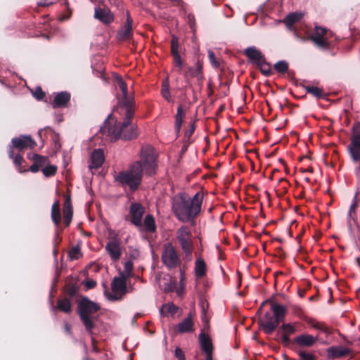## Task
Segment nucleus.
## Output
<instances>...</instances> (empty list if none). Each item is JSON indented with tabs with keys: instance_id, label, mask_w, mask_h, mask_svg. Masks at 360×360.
Instances as JSON below:
<instances>
[{
	"instance_id": "18",
	"label": "nucleus",
	"mask_w": 360,
	"mask_h": 360,
	"mask_svg": "<svg viewBox=\"0 0 360 360\" xmlns=\"http://www.w3.org/2000/svg\"><path fill=\"white\" fill-rule=\"evenodd\" d=\"M127 276L124 273L120 274V277H115L111 283L112 290L117 293L120 292L122 295H125L127 290Z\"/></svg>"
},
{
	"instance_id": "31",
	"label": "nucleus",
	"mask_w": 360,
	"mask_h": 360,
	"mask_svg": "<svg viewBox=\"0 0 360 360\" xmlns=\"http://www.w3.org/2000/svg\"><path fill=\"white\" fill-rule=\"evenodd\" d=\"M304 88L307 94L312 95L316 98H323L326 96L321 88L314 86H304Z\"/></svg>"
},
{
	"instance_id": "52",
	"label": "nucleus",
	"mask_w": 360,
	"mask_h": 360,
	"mask_svg": "<svg viewBox=\"0 0 360 360\" xmlns=\"http://www.w3.org/2000/svg\"><path fill=\"white\" fill-rule=\"evenodd\" d=\"M91 340L92 351L96 353H99L101 352V349L97 346V340L94 337H91Z\"/></svg>"
},
{
	"instance_id": "1",
	"label": "nucleus",
	"mask_w": 360,
	"mask_h": 360,
	"mask_svg": "<svg viewBox=\"0 0 360 360\" xmlns=\"http://www.w3.org/2000/svg\"><path fill=\"white\" fill-rule=\"evenodd\" d=\"M117 86L122 91V96L118 98L117 110H120V114L123 115L124 120L122 122L111 125L108 121V119L111 117L110 115L100 131L103 134L110 136L114 141L117 139L134 140L139 135L137 126L131 123L136 110L134 98L133 96L129 95L127 84L121 77L117 79Z\"/></svg>"
},
{
	"instance_id": "50",
	"label": "nucleus",
	"mask_w": 360,
	"mask_h": 360,
	"mask_svg": "<svg viewBox=\"0 0 360 360\" xmlns=\"http://www.w3.org/2000/svg\"><path fill=\"white\" fill-rule=\"evenodd\" d=\"M175 356L178 359V360L180 359H185V355L182 349L179 347H176L175 349L174 352Z\"/></svg>"
},
{
	"instance_id": "25",
	"label": "nucleus",
	"mask_w": 360,
	"mask_h": 360,
	"mask_svg": "<svg viewBox=\"0 0 360 360\" xmlns=\"http://www.w3.org/2000/svg\"><path fill=\"white\" fill-rule=\"evenodd\" d=\"M245 55L255 65L265 58L262 52L257 50L255 47H248L245 50Z\"/></svg>"
},
{
	"instance_id": "32",
	"label": "nucleus",
	"mask_w": 360,
	"mask_h": 360,
	"mask_svg": "<svg viewBox=\"0 0 360 360\" xmlns=\"http://www.w3.org/2000/svg\"><path fill=\"white\" fill-rule=\"evenodd\" d=\"M143 227L146 231L153 233L156 231L155 219L152 214H147L143 220Z\"/></svg>"
},
{
	"instance_id": "10",
	"label": "nucleus",
	"mask_w": 360,
	"mask_h": 360,
	"mask_svg": "<svg viewBox=\"0 0 360 360\" xmlns=\"http://www.w3.org/2000/svg\"><path fill=\"white\" fill-rule=\"evenodd\" d=\"M145 213L144 207L139 202H133L130 205L129 214L126 220L129 221L136 227L142 226V219Z\"/></svg>"
},
{
	"instance_id": "42",
	"label": "nucleus",
	"mask_w": 360,
	"mask_h": 360,
	"mask_svg": "<svg viewBox=\"0 0 360 360\" xmlns=\"http://www.w3.org/2000/svg\"><path fill=\"white\" fill-rule=\"evenodd\" d=\"M300 360H316V356L313 354L308 353L304 350H300L297 352Z\"/></svg>"
},
{
	"instance_id": "8",
	"label": "nucleus",
	"mask_w": 360,
	"mask_h": 360,
	"mask_svg": "<svg viewBox=\"0 0 360 360\" xmlns=\"http://www.w3.org/2000/svg\"><path fill=\"white\" fill-rule=\"evenodd\" d=\"M331 36L332 32L327 29L316 26L311 36V39L317 47L326 50L330 48L329 38Z\"/></svg>"
},
{
	"instance_id": "60",
	"label": "nucleus",
	"mask_w": 360,
	"mask_h": 360,
	"mask_svg": "<svg viewBox=\"0 0 360 360\" xmlns=\"http://www.w3.org/2000/svg\"><path fill=\"white\" fill-rule=\"evenodd\" d=\"M208 91H209V92H208V97H211L212 96L214 91H213L212 89L211 88V84L210 83H209V84H208Z\"/></svg>"
},
{
	"instance_id": "48",
	"label": "nucleus",
	"mask_w": 360,
	"mask_h": 360,
	"mask_svg": "<svg viewBox=\"0 0 360 360\" xmlns=\"http://www.w3.org/2000/svg\"><path fill=\"white\" fill-rule=\"evenodd\" d=\"M358 193H356L354 197L353 202L352 205H350L349 210V216L350 217H352V214H355L356 209L357 207V202H356V197Z\"/></svg>"
},
{
	"instance_id": "53",
	"label": "nucleus",
	"mask_w": 360,
	"mask_h": 360,
	"mask_svg": "<svg viewBox=\"0 0 360 360\" xmlns=\"http://www.w3.org/2000/svg\"><path fill=\"white\" fill-rule=\"evenodd\" d=\"M281 343L284 347L289 346L290 343L292 342V340H290V337H288L287 335H281Z\"/></svg>"
},
{
	"instance_id": "45",
	"label": "nucleus",
	"mask_w": 360,
	"mask_h": 360,
	"mask_svg": "<svg viewBox=\"0 0 360 360\" xmlns=\"http://www.w3.org/2000/svg\"><path fill=\"white\" fill-rule=\"evenodd\" d=\"M33 96L34 97L37 99L38 101H40V100H42L46 94L43 91L42 89L39 86V87H37L33 93Z\"/></svg>"
},
{
	"instance_id": "16",
	"label": "nucleus",
	"mask_w": 360,
	"mask_h": 360,
	"mask_svg": "<svg viewBox=\"0 0 360 360\" xmlns=\"http://www.w3.org/2000/svg\"><path fill=\"white\" fill-rule=\"evenodd\" d=\"M179 39L178 38L172 35V39H171V53L173 57V61L174 65L178 68L179 71H181L183 66H184V62L181 59V57L179 53Z\"/></svg>"
},
{
	"instance_id": "17",
	"label": "nucleus",
	"mask_w": 360,
	"mask_h": 360,
	"mask_svg": "<svg viewBox=\"0 0 360 360\" xmlns=\"http://www.w3.org/2000/svg\"><path fill=\"white\" fill-rule=\"evenodd\" d=\"M28 158L34 162L29 169V171L33 173L39 172L40 168L45 167L49 162L48 157L43 156L39 154L34 153L32 154V155L29 154Z\"/></svg>"
},
{
	"instance_id": "21",
	"label": "nucleus",
	"mask_w": 360,
	"mask_h": 360,
	"mask_svg": "<svg viewBox=\"0 0 360 360\" xmlns=\"http://www.w3.org/2000/svg\"><path fill=\"white\" fill-rule=\"evenodd\" d=\"M71 95L67 91L58 93L52 102L53 108H66L70 101Z\"/></svg>"
},
{
	"instance_id": "41",
	"label": "nucleus",
	"mask_w": 360,
	"mask_h": 360,
	"mask_svg": "<svg viewBox=\"0 0 360 360\" xmlns=\"http://www.w3.org/2000/svg\"><path fill=\"white\" fill-rule=\"evenodd\" d=\"M41 171L45 176H53L57 172V167L55 165H46L44 168H42Z\"/></svg>"
},
{
	"instance_id": "11",
	"label": "nucleus",
	"mask_w": 360,
	"mask_h": 360,
	"mask_svg": "<svg viewBox=\"0 0 360 360\" xmlns=\"http://www.w3.org/2000/svg\"><path fill=\"white\" fill-rule=\"evenodd\" d=\"M121 245V239L118 238L117 234L110 236L109 241L105 245V251L114 262L118 261L121 257L122 253Z\"/></svg>"
},
{
	"instance_id": "12",
	"label": "nucleus",
	"mask_w": 360,
	"mask_h": 360,
	"mask_svg": "<svg viewBox=\"0 0 360 360\" xmlns=\"http://www.w3.org/2000/svg\"><path fill=\"white\" fill-rule=\"evenodd\" d=\"M185 77L191 76L195 77L200 86H202L203 81L205 79L203 74V62L200 59H198L193 67H188L187 70L185 72Z\"/></svg>"
},
{
	"instance_id": "3",
	"label": "nucleus",
	"mask_w": 360,
	"mask_h": 360,
	"mask_svg": "<svg viewBox=\"0 0 360 360\" xmlns=\"http://www.w3.org/2000/svg\"><path fill=\"white\" fill-rule=\"evenodd\" d=\"M79 288V285L76 281H68L63 288V292L65 295L64 297L69 298L70 300L73 298L80 297L77 305V314L86 331L92 335L93 330L96 327L95 322L98 319V316H96L95 314L101 309V307L87 297L80 295Z\"/></svg>"
},
{
	"instance_id": "5",
	"label": "nucleus",
	"mask_w": 360,
	"mask_h": 360,
	"mask_svg": "<svg viewBox=\"0 0 360 360\" xmlns=\"http://www.w3.org/2000/svg\"><path fill=\"white\" fill-rule=\"evenodd\" d=\"M285 314L286 309L285 307L272 302L271 311H266L264 316L258 321V324L266 334L270 335L276 330L281 322L284 321Z\"/></svg>"
},
{
	"instance_id": "23",
	"label": "nucleus",
	"mask_w": 360,
	"mask_h": 360,
	"mask_svg": "<svg viewBox=\"0 0 360 360\" xmlns=\"http://www.w3.org/2000/svg\"><path fill=\"white\" fill-rule=\"evenodd\" d=\"M105 160L104 153L103 150L96 149L93 151L91 155V164L89 165L90 169H97L101 167Z\"/></svg>"
},
{
	"instance_id": "6",
	"label": "nucleus",
	"mask_w": 360,
	"mask_h": 360,
	"mask_svg": "<svg viewBox=\"0 0 360 360\" xmlns=\"http://www.w3.org/2000/svg\"><path fill=\"white\" fill-rule=\"evenodd\" d=\"M192 233L188 226H182L176 231V238L186 256L191 255L193 248Z\"/></svg>"
},
{
	"instance_id": "40",
	"label": "nucleus",
	"mask_w": 360,
	"mask_h": 360,
	"mask_svg": "<svg viewBox=\"0 0 360 360\" xmlns=\"http://www.w3.org/2000/svg\"><path fill=\"white\" fill-rule=\"evenodd\" d=\"M82 256V254L79 246H75L69 250L68 257L71 260L78 259Z\"/></svg>"
},
{
	"instance_id": "46",
	"label": "nucleus",
	"mask_w": 360,
	"mask_h": 360,
	"mask_svg": "<svg viewBox=\"0 0 360 360\" xmlns=\"http://www.w3.org/2000/svg\"><path fill=\"white\" fill-rule=\"evenodd\" d=\"M201 320L202 322L203 328L201 332H204L205 330H208L210 329V323L209 320L207 317L206 313L205 311H203V314L202 315Z\"/></svg>"
},
{
	"instance_id": "7",
	"label": "nucleus",
	"mask_w": 360,
	"mask_h": 360,
	"mask_svg": "<svg viewBox=\"0 0 360 360\" xmlns=\"http://www.w3.org/2000/svg\"><path fill=\"white\" fill-rule=\"evenodd\" d=\"M291 309L294 315L298 316L301 319L306 320L313 328L324 333L326 335L333 334V329L328 326L325 322H318L311 319H307L304 311L300 306L292 304L291 305Z\"/></svg>"
},
{
	"instance_id": "29",
	"label": "nucleus",
	"mask_w": 360,
	"mask_h": 360,
	"mask_svg": "<svg viewBox=\"0 0 360 360\" xmlns=\"http://www.w3.org/2000/svg\"><path fill=\"white\" fill-rule=\"evenodd\" d=\"M207 265L202 258H198L195 262V275L197 278H201L206 275Z\"/></svg>"
},
{
	"instance_id": "64",
	"label": "nucleus",
	"mask_w": 360,
	"mask_h": 360,
	"mask_svg": "<svg viewBox=\"0 0 360 360\" xmlns=\"http://www.w3.org/2000/svg\"><path fill=\"white\" fill-rule=\"evenodd\" d=\"M82 360H94V359H92L91 358H90L89 356H85V357L83 358Z\"/></svg>"
},
{
	"instance_id": "28",
	"label": "nucleus",
	"mask_w": 360,
	"mask_h": 360,
	"mask_svg": "<svg viewBox=\"0 0 360 360\" xmlns=\"http://www.w3.org/2000/svg\"><path fill=\"white\" fill-rule=\"evenodd\" d=\"M51 217L54 225L56 227H58L61 221L60 201L58 200H56L52 205Z\"/></svg>"
},
{
	"instance_id": "58",
	"label": "nucleus",
	"mask_w": 360,
	"mask_h": 360,
	"mask_svg": "<svg viewBox=\"0 0 360 360\" xmlns=\"http://www.w3.org/2000/svg\"><path fill=\"white\" fill-rule=\"evenodd\" d=\"M108 298L110 300H112V301H115V300H117L119 298L115 295H112V294H109L108 295Z\"/></svg>"
},
{
	"instance_id": "2",
	"label": "nucleus",
	"mask_w": 360,
	"mask_h": 360,
	"mask_svg": "<svg viewBox=\"0 0 360 360\" xmlns=\"http://www.w3.org/2000/svg\"><path fill=\"white\" fill-rule=\"evenodd\" d=\"M157 158L158 155L152 146H143L140 150V159L131 164L127 170L120 172L115 177V181L123 187H129L131 192L137 191L144 172L148 176L155 173Z\"/></svg>"
},
{
	"instance_id": "43",
	"label": "nucleus",
	"mask_w": 360,
	"mask_h": 360,
	"mask_svg": "<svg viewBox=\"0 0 360 360\" xmlns=\"http://www.w3.org/2000/svg\"><path fill=\"white\" fill-rule=\"evenodd\" d=\"M23 162H24V159L21 155L18 154L13 158V162H14L15 167H17L18 170L20 173L25 172V170L23 169L22 167V164Z\"/></svg>"
},
{
	"instance_id": "59",
	"label": "nucleus",
	"mask_w": 360,
	"mask_h": 360,
	"mask_svg": "<svg viewBox=\"0 0 360 360\" xmlns=\"http://www.w3.org/2000/svg\"><path fill=\"white\" fill-rule=\"evenodd\" d=\"M53 2H49V3H46V2H43V1H41L40 3H39V6H51V5H53Z\"/></svg>"
},
{
	"instance_id": "37",
	"label": "nucleus",
	"mask_w": 360,
	"mask_h": 360,
	"mask_svg": "<svg viewBox=\"0 0 360 360\" xmlns=\"http://www.w3.org/2000/svg\"><path fill=\"white\" fill-rule=\"evenodd\" d=\"M196 126L195 124V122L191 123L189 128L186 130L184 138V145H190L193 141L191 140V136H193L195 130Z\"/></svg>"
},
{
	"instance_id": "30",
	"label": "nucleus",
	"mask_w": 360,
	"mask_h": 360,
	"mask_svg": "<svg viewBox=\"0 0 360 360\" xmlns=\"http://www.w3.org/2000/svg\"><path fill=\"white\" fill-rule=\"evenodd\" d=\"M57 309L65 314H70L72 312V304L69 298L63 297L57 301Z\"/></svg>"
},
{
	"instance_id": "47",
	"label": "nucleus",
	"mask_w": 360,
	"mask_h": 360,
	"mask_svg": "<svg viewBox=\"0 0 360 360\" xmlns=\"http://www.w3.org/2000/svg\"><path fill=\"white\" fill-rule=\"evenodd\" d=\"M134 264L131 261H127L124 264V271L127 275H125L126 276H130L131 274V272L133 271Z\"/></svg>"
},
{
	"instance_id": "38",
	"label": "nucleus",
	"mask_w": 360,
	"mask_h": 360,
	"mask_svg": "<svg viewBox=\"0 0 360 360\" xmlns=\"http://www.w3.org/2000/svg\"><path fill=\"white\" fill-rule=\"evenodd\" d=\"M275 70L280 73L284 74L288 70V63L285 60H279L274 65Z\"/></svg>"
},
{
	"instance_id": "19",
	"label": "nucleus",
	"mask_w": 360,
	"mask_h": 360,
	"mask_svg": "<svg viewBox=\"0 0 360 360\" xmlns=\"http://www.w3.org/2000/svg\"><path fill=\"white\" fill-rule=\"evenodd\" d=\"M64 197L65 201L63 207V222L65 226L68 227L70 226L72 219L73 209L70 195H65Z\"/></svg>"
},
{
	"instance_id": "51",
	"label": "nucleus",
	"mask_w": 360,
	"mask_h": 360,
	"mask_svg": "<svg viewBox=\"0 0 360 360\" xmlns=\"http://www.w3.org/2000/svg\"><path fill=\"white\" fill-rule=\"evenodd\" d=\"M161 95L167 101H168V102L172 101L169 90H161Z\"/></svg>"
},
{
	"instance_id": "62",
	"label": "nucleus",
	"mask_w": 360,
	"mask_h": 360,
	"mask_svg": "<svg viewBox=\"0 0 360 360\" xmlns=\"http://www.w3.org/2000/svg\"><path fill=\"white\" fill-rule=\"evenodd\" d=\"M205 360H212V354H206Z\"/></svg>"
},
{
	"instance_id": "35",
	"label": "nucleus",
	"mask_w": 360,
	"mask_h": 360,
	"mask_svg": "<svg viewBox=\"0 0 360 360\" xmlns=\"http://www.w3.org/2000/svg\"><path fill=\"white\" fill-rule=\"evenodd\" d=\"M296 328L293 324L291 323H283L278 331V333L281 335H287L290 337L291 335L295 333Z\"/></svg>"
},
{
	"instance_id": "27",
	"label": "nucleus",
	"mask_w": 360,
	"mask_h": 360,
	"mask_svg": "<svg viewBox=\"0 0 360 360\" xmlns=\"http://www.w3.org/2000/svg\"><path fill=\"white\" fill-rule=\"evenodd\" d=\"M185 112L183 105L180 104L177 108L176 114L175 115L174 130L177 136H179Z\"/></svg>"
},
{
	"instance_id": "20",
	"label": "nucleus",
	"mask_w": 360,
	"mask_h": 360,
	"mask_svg": "<svg viewBox=\"0 0 360 360\" xmlns=\"http://www.w3.org/2000/svg\"><path fill=\"white\" fill-rule=\"evenodd\" d=\"M132 19L127 12V20L124 23L123 28L118 32V39L120 40H127L132 37L133 32H132Z\"/></svg>"
},
{
	"instance_id": "63",
	"label": "nucleus",
	"mask_w": 360,
	"mask_h": 360,
	"mask_svg": "<svg viewBox=\"0 0 360 360\" xmlns=\"http://www.w3.org/2000/svg\"><path fill=\"white\" fill-rule=\"evenodd\" d=\"M284 359H285V360H297L295 359L289 358L286 355L284 356Z\"/></svg>"
},
{
	"instance_id": "26",
	"label": "nucleus",
	"mask_w": 360,
	"mask_h": 360,
	"mask_svg": "<svg viewBox=\"0 0 360 360\" xmlns=\"http://www.w3.org/2000/svg\"><path fill=\"white\" fill-rule=\"evenodd\" d=\"M199 342L202 351L205 352V354H212L214 349L213 345L212 343L210 338L204 332H201L199 335Z\"/></svg>"
},
{
	"instance_id": "55",
	"label": "nucleus",
	"mask_w": 360,
	"mask_h": 360,
	"mask_svg": "<svg viewBox=\"0 0 360 360\" xmlns=\"http://www.w3.org/2000/svg\"><path fill=\"white\" fill-rule=\"evenodd\" d=\"M161 90H169L168 78H166L162 81Z\"/></svg>"
},
{
	"instance_id": "61",
	"label": "nucleus",
	"mask_w": 360,
	"mask_h": 360,
	"mask_svg": "<svg viewBox=\"0 0 360 360\" xmlns=\"http://www.w3.org/2000/svg\"><path fill=\"white\" fill-rule=\"evenodd\" d=\"M65 330L68 333H70L71 332V327L68 323H65Z\"/></svg>"
},
{
	"instance_id": "4",
	"label": "nucleus",
	"mask_w": 360,
	"mask_h": 360,
	"mask_svg": "<svg viewBox=\"0 0 360 360\" xmlns=\"http://www.w3.org/2000/svg\"><path fill=\"white\" fill-rule=\"evenodd\" d=\"M203 194L198 192L191 198L187 194L180 193L172 199V210L181 222L193 221L201 211Z\"/></svg>"
},
{
	"instance_id": "49",
	"label": "nucleus",
	"mask_w": 360,
	"mask_h": 360,
	"mask_svg": "<svg viewBox=\"0 0 360 360\" xmlns=\"http://www.w3.org/2000/svg\"><path fill=\"white\" fill-rule=\"evenodd\" d=\"M184 280V271L182 269H180V281L181 284V287L180 288H176L175 290L177 295H181V292L184 290V285L183 281Z\"/></svg>"
},
{
	"instance_id": "14",
	"label": "nucleus",
	"mask_w": 360,
	"mask_h": 360,
	"mask_svg": "<svg viewBox=\"0 0 360 360\" xmlns=\"http://www.w3.org/2000/svg\"><path fill=\"white\" fill-rule=\"evenodd\" d=\"M94 18L105 25L110 24L115 20L114 14L106 7H96L94 9Z\"/></svg>"
},
{
	"instance_id": "24",
	"label": "nucleus",
	"mask_w": 360,
	"mask_h": 360,
	"mask_svg": "<svg viewBox=\"0 0 360 360\" xmlns=\"http://www.w3.org/2000/svg\"><path fill=\"white\" fill-rule=\"evenodd\" d=\"M327 352L329 359H335L349 355L351 350L346 347L333 346L328 349Z\"/></svg>"
},
{
	"instance_id": "56",
	"label": "nucleus",
	"mask_w": 360,
	"mask_h": 360,
	"mask_svg": "<svg viewBox=\"0 0 360 360\" xmlns=\"http://www.w3.org/2000/svg\"><path fill=\"white\" fill-rule=\"evenodd\" d=\"M13 148H15V147L12 144L11 146H9V148H8V157L11 159H13L15 158Z\"/></svg>"
},
{
	"instance_id": "15",
	"label": "nucleus",
	"mask_w": 360,
	"mask_h": 360,
	"mask_svg": "<svg viewBox=\"0 0 360 360\" xmlns=\"http://www.w3.org/2000/svg\"><path fill=\"white\" fill-rule=\"evenodd\" d=\"M319 340V335L313 336L312 335L302 333L295 337L292 343L297 344L300 347H311L314 346Z\"/></svg>"
},
{
	"instance_id": "34",
	"label": "nucleus",
	"mask_w": 360,
	"mask_h": 360,
	"mask_svg": "<svg viewBox=\"0 0 360 360\" xmlns=\"http://www.w3.org/2000/svg\"><path fill=\"white\" fill-rule=\"evenodd\" d=\"M256 66L259 69L261 73L265 77H269L273 74L271 65L265 58L256 65Z\"/></svg>"
},
{
	"instance_id": "44",
	"label": "nucleus",
	"mask_w": 360,
	"mask_h": 360,
	"mask_svg": "<svg viewBox=\"0 0 360 360\" xmlns=\"http://www.w3.org/2000/svg\"><path fill=\"white\" fill-rule=\"evenodd\" d=\"M208 58L212 67L215 68H218L219 67L220 64L215 58L214 53L212 50L208 51Z\"/></svg>"
},
{
	"instance_id": "39",
	"label": "nucleus",
	"mask_w": 360,
	"mask_h": 360,
	"mask_svg": "<svg viewBox=\"0 0 360 360\" xmlns=\"http://www.w3.org/2000/svg\"><path fill=\"white\" fill-rule=\"evenodd\" d=\"M176 281L175 278L169 277L167 282L164 284V290L165 292H174L176 289Z\"/></svg>"
},
{
	"instance_id": "54",
	"label": "nucleus",
	"mask_w": 360,
	"mask_h": 360,
	"mask_svg": "<svg viewBox=\"0 0 360 360\" xmlns=\"http://www.w3.org/2000/svg\"><path fill=\"white\" fill-rule=\"evenodd\" d=\"M85 286L88 289H92L96 286V282L94 280H89L85 283Z\"/></svg>"
},
{
	"instance_id": "57",
	"label": "nucleus",
	"mask_w": 360,
	"mask_h": 360,
	"mask_svg": "<svg viewBox=\"0 0 360 360\" xmlns=\"http://www.w3.org/2000/svg\"><path fill=\"white\" fill-rule=\"evenodd\" d=\"M269 302H270V303L271 304V303H272V302H273V301H271V300H267L264 301V302L262 303V304H261L260 307L259 308V309H258V312H259V311L262 310V307H264V305H265L266 304L269 303Z\"/></svg>"
},
{
	"instance_id": "13",
	"label": "nucleus",
	"mask_w": 360,
	"mask_h": 360,
	"mask_svg": "<svg viewBox=\"0 0 360 360\" xmlns=\"http://www.w3.org/2000/svg\"><path fill=\"white\" fill-rule=\"evenodd\" d=\"M11 143L13 145L15 148L19 150L26 148L32 149L37 146L35 141L32 139L31 136L24 135L12 139Z\"/></svg>"
},
{
	"instance_id": "22",
	"label": "nucleus",
	"mask_w": 360,
	"mask_h": 360,
	"mask_svg": "<svg viewBox=\"0 0 360 360\" xmlns=\"http://www.w3.org/2000/svg\"><path fill=\"white\" fill-rule=\"evenodd\" d=\"M175 330L179 333H191L194 330L193 315L191 312L186 319L176 325Z\"/></svg>"
},
{
	"instance_id": "33",
	"label": "nucleus",
	"mask_w": 360,
	"mask_h": 360,
	"mask_svg": "<svg viewBox=\"0 0 360 360\" xmlns=\"http://www.w3.org/2000/svg\"><path fill=\"white\" fill-rule=\"evenodd\" d=\"M303 17L301 13H292L288 14L284 19V22L288 27H292L295 23L299 22Z\"/></svg>"
},
{
	"instance_id": "36",
	"label": "nucleus",
	"mask_w": 360,
	"mask_h": 360,
	"mask_svg": "<svg viewBox=\"0 0 360 360\" xmlns=\"http://www.w3.org/2000/svg\"><path fill=\"white\" fill-rule=\"evenodd\" d=\"M178 309H179L178 307H176L172 302H169V303L165 304L162 305V307L160 309V313L162 314H165V315H167V314L174 315L177 312Z\"/></svg>"
},
{
	"instance_id": "9",
	"label": "nucleus",
	"mask_w": 360,
	"mask_h": 360,
	"mask_svg": "<svg viewBox=\"0 0 360 360\" xmlns=\"http://www.w3.org/2000/svg\"><path fill=\"white\" fill-rule=\"evenodd\" d=\"M161 257L163 264L169 269L176 268L181 264L179 255L171 243H167L165 245Z\"/></svg>"
}]
</instances>
